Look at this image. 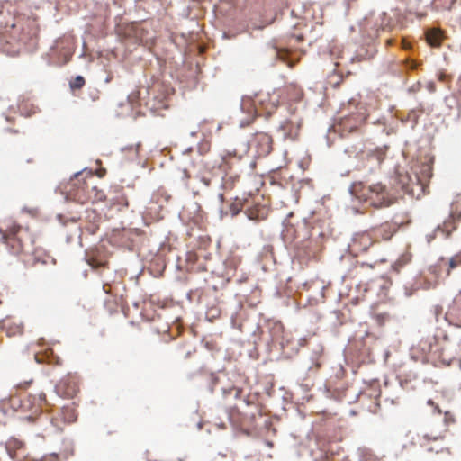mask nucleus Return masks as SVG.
<instances>
[{
  "label": "nucleus",
  "instance_id": "1",
  "mask_svg": "<svg viewBox=\"0 0 461 461\" xmlns=\"http://www.w3.org/2000/svg\"><path fill=\"white\" fill-rule=\"evenodd\" d=\"M2 240L9 252L15 256H33L37 253L35 235L29 227L8 220L0 225Z\"/></svg>",
  "mask_w": 461,
  "mask_h": 461
},
{
  "label": "nucleus",
  "instance_id": "2",
  "mask_svg": "<svg viewBox=\"0 0 461 461\" xmlns=\"http://www.w3.org/2000/svg\"><path fill=\"white\" fill-rule=\"evenodd\" d=\"M67 199L81 204L99 203L105 199L104 192L99 188L92 172H79L68 185Z\"/></svg>",
  "mask_w": 461,
  "mask_h": 461
},
{
  "label": "nucleus",
  "instance_id": "3",
  "mask_svg": "<svg viewBox=\"0 0 461 461\" xmlns=\"http://www.w3.org/2000/svg\"><path fill=\"white\" fill-rule=\"evenodd\" d=\"M350 192L357 200L375 208L387 207L394 202L393 195L381 183L366 185L363 182H356L352 184Z\"/></svg>",
  "mask_w": 461,
  "mask_h": 461
},
{
  "label": "nucleus",
  "instance_id": "4",
  "mask_svg": "<svg viewBox=\"0 0 461 461\" xmlns=\"http://www.w3.org/2000/svg\"><path fill=\"white\" fill-rule=\"evenodd\" d=\"M230 420L236 425H251L258 417L262 416L261 406L256 396L248 395L242 400V406L230 411Z\"/></svg>",
  "mask_w": 461,
  "mask_h": 461
},
{
  "label": "nucleus",
  "instance_id": "5",
  "mask_svg": "<svg viewBox=\"0 0 461 461\" xmlns=\"http://www.w3.org/2000/svg\"><path fill=\"white\" fill-rule=\"evenodd\" d=\"M219 168L223 172L221 188L225 192L232 190L239 183L242 172L241 157L228 153L222 157Z\"/></svg>",
  "mask_w": 461,
  "mask_h": 461
},
{
  "label": "nucleus",
  "instance_id": "6",
  "mask_svg": "<svg viewBox=\"0 0 461 461\" xmlns=\"http://www.w3.org/2000/svg\"><path fill=\"white\" fill-rule=\"evenodd\" d=\"M281 95L277 90L273 93H258L253 98L243 100L242 107L253 106L254 113L258 116H270L280 103Z\"/></svg>",
  "mask_w": 461,
  "mask_h": 461
},
{
  "label": "nucleus",
  "instance_id": "7",
  "mask_svg": "<svg viewBox=\"0 0 461 461\" xmlns=\"http://www.w3.org/2000/svg\"><path fill=\"white\" fill-rule=\"evenodd\" d=\"M55 390L62 398L74 399L79 393V376L76 373L67 374L57 384Z\"/></svg>",
  "mask_w": 461,
  "mask_h": 461
},
{
  "label": "nucleus",
  "instance_id": "8",
  "mask_svg": "<svg viewBox=\"0 0 461 461\" xmlns=\"http://www.w3.org/2000/svg\"><path fill=\"white\" fill-rule=\"evenodd\" d=\"M398 185L405 194L411 197L420 198L426 192L424 184H421L419 178L412 174H400L398 176Z\"/></svg>",
  "mask_w": 461,
  "mask_h": 461
},
{
  "label": "nucleus",
  "instance_id": "9",
  "mask_svg": "<svg viewBox=\"0 0 461 461\" xmlns=\"http://www.w3.org/2000/svg\"><path fill=\"white\" fill-rule=\"evenodd\" d=\"M375 244L374 236L370 230L356 233L350 243L348 244V250L350 254L357 257L366 253L373 245Z\"/></svg>",
  "mask_w": 461,
  "mask_h": 461
},
{
  "label": "nucleus",
  "instance_id": "10",
  "mask_svg": "<svg viewBox=\"0 0 461 461\" xmlns=\"http://www.w3.org/2000/svg\"><path fill=\"white\" fill-rule=\"evenodd\" d=\"M459 205H461V195H458L453 202L448 219L435 230L436 234L441 233L447 238L454 230H456L457 223L461 219V212L458 211Z\"/></svg>",
  "mask_w": 461,
  "mask_h": 461
},
{
  "label": "nucleus",
  "instance_id": "11",
  "mask_svg": "<svg viewBox=\"0 0 461 461\" xmlns=\"http://www.w3.org/2000/svg\"><path fill=\"white\" fill-rule=\"evenodd\" d=\"M322 248L318 240L306 239L295 244V254L303 261L316 258Z\"/></svg>",
  "mask_w": 461,
  "mask_h": 461
},
{
  "label": "nucleus",
  "instance_id": "12",
  "mask_svg": "<svg viewBox=\"0 0 461 461\" xmlns=\"http://www.w3.org/2000/svg\"><path fill=\"white\" fill-rule=\"evenodd\" d=\"M355 110L340 119V125L343 131L352 132L366 122L367 114L365 107L357 104Z\"/></svg>",
  "mask_w": 461,
  "mask_h": 461
},
{
  "label": "nucleus",
  "instance_id": "13",
  "mask_svg": "<svg viewBox=\"0 0 461 461\" xmlns=\"http://www.w3.org/2000/svg\"><path fill=\"white\" fill-rule=\"evenodd\" d=\"M432 340L436 339L433 338L428 340L421 341L420 347L422 350L431 355V357H433L434 358H437L442 364L449 366L454 359L453 354L448 353L445 347L440 346L437 342H435V344H432Z\"/></svg>",
  "mask_w": 461,
  "mask_h": 461
},
{
  "label": "nucleus",
  "instance_id": "14",
  "mask_svg": "<svg viewBox=\"0 0 461 461\" xmlns=\"http://www.w3.org/2000/svg\"><path fill=\"white\" fill-rule=\"evenodd\" d=\"M397 230V224L391 221H385L369 229L370 232H372V235L374 236L375 243L390 240Z\"/></svg>",
  "mask_w": 461,
  "mask_h": 461
},
{
  "label": "nucleus",
  "instance_id": "15",
  "mask_svg": "<svg viewBox=\"0 0 461 461\" xmlns=\"http://www.w3.org/2000/svg\"><path fill=\"white\" fill-rule=\"evenodd\" d=\"M432 159H427L424 162H417L412 167V175L419 178L421 184H424V187L427 188L430 178L433 175Z\"/></svg>",
  "mask_w": 461,
  "mask_h": 461
},
{
  "label": "nucleus",
  "instance_id": "16",
  "mask_svg": "<svg viewBox=\"0 0 461 461\" xmlns=\"http://www.w3.org/2000/svg\"><path fill=\"white\" fill-rule=\"evenodd\" d=\"M273 140L270 135L265 132H258L252 140V145L256 149L258 157H266L272 150Z\"/></svg>",
  "mask_w": 461,
  "mask_h": 461
},
{
  "label": "nucleus",
  "instance_id": "17",
  "mask_svg": "<svg viewBox=\"0 0 461 461\" xmlns=\"http://www.w3.org/2000/svg\"><path fill=\"white\" fill-rule=\"evenodd\" d=\"M1 329L6 334L7 337L21 336L23 334L24 325L23 321L8 316L2 320Z\"/></svg>",
  "mask_w": 461,
  "mask_h": 461
},
{
  "label": "nucleus",
  "instance_id": "18",
  "mask_svg": "<svg viewBox=\"0 0 461 461\" xmlns=\"http://www.w3.org/2000/svg\"><path fill=\"white\" fill-rule=\"evenodd\" d=\"M269 209L266 205L256 203L246 210L249 220L263 221L268 216Z\"/></svg>",
  "mask_w": 461,
  "mask_h": 461
},
{
  "label": "nucleus",
  "instance_id": "19",
  "mask_svg": "<svg viewBox=\"0 0 461 461\" xmlns=\"http://www.w3.org/2000/svg\"><path fill=\"white\" fill-rule=\"evenodd\" d=\"M444 438V433L438 432L436 434H418L415 439L416 443L419 444L421 447H425L428 451H433V447H430V443L442 440Z\"/></svg>",
  "mask_w": 461,
  "mask_h": 461
},
{
  "label": "nucleus",
  "instance_id": "20",
  "mask_svg": "<svg viewBox=\"0 0 461 461\" xmlns=\"http://www.w3.org/2000/svg\"><path fill=\"white\" fill-rule=\"evenodd\" d=\"M86 214V223L84 228L90 234H95L99 229L100 215L94 210H87Z\"/></svg>",
  "mask_w": 461,
  "mask_h": 461
},
{
  "label": "nucleus",
  "instance_id": "21",
  "mask_svg": "<svg viewBox=\"0 0 461 461\" xmlns=\"http://www.w3.org/2000/svg\"><path fill=\"white\" fill-rule=\"evenodd\" d=\"M277 92L284 96V99L288 101H297L302 96L301 89L294 84H290L284 86L282 89H278Z\"/></svg>",
  "mask_w": 461,
  "mask_h": 461
},
{
  "label": "nucleus",
  "instance_id": "22",
  "mask_svg": "<svg viewBox=\"0 0 461 461\" xmlns=\"http://www.w3.org/2000/svg\"><path fill=\"white\" fill-rule=\"evenodd\" d=\"M299 229L300 230H306V225L304 223H301L297 228H295L293 224L287 223L285 226V229L283 230V236L285 240L292 241H295L298 238H300L299 235Z\"/></svg>",
  "mask_w": 461,
  "mask_h": 461
},
{
  "label": "nucleus",
  "instance_id": "23",
  "mask_svg": "<svg viewBox=\"0 0 461 461\" xmlns=\"http://www.w3.org/2000/svg\"><path fill=\"white\" fill-rule=\"evenodd\" d=\"M35 359L38 363L47 362L50 365L55 366H59L62 362L61 359L56 356L51 349L46 350L42 355L36 354Z\"/></svg>",
  "mask_w": 461,
  "mask_h": 461
},
{
  "label": "nucleus",
  "instance_id": "24",
  "mask_svg": "<svg viewBox=\"0 0 461 461\" xmlns=\"http://www.w3.org/2000/svg\"><path fill=\"white\" fill-rule=\"evenodd\" d=\"M426 40L430 46L439 47L443 40L442 32L438 29L429 30L426 32Z\"/></svg>",
  "mask_w": 461,
  "mask_h": 461
},
{
  "label": "nucleus",
  "instance_id": "25",
  "mask_svg": "<svg viewBox=\"0 0 461 461\" xmlns=\"http://www.w3.org/2000/svg\"><path fill=\"white\" fill-rule=\"evenodd\" d=\"M18 110L22 115L29 117L37 113L38 107L28 100H23L18 104Z\"/></svg>",
  "mask_w": 461,
  "mask_h": 461
},
{
  "label": "nucleus",
  "instance_id": "26",
  "mask_svg": "<svg viewBox=\"0 0 461 461\" xmlns=\"http://www.w3.org/2000/svg\"><path fill=\"white\" fill-rule=\"evenodd\" d=\"M61 418L66 423H72L77 420V413L73 405L64 406L61 410Z\"/></svg>",
  "mask_w": 461,
  "mask_h": 461
},
{
  "label": "nucleus",
  "instance_id": "27",
  "mask_svg": "<svg viewBox=\"0 0 461 461\" xmlns=\"http://www.w3.org/2000/svg\"><path fill=\"white\" fill-rule=\"evenodd\" d=\"M169 199L170 195H168L166 191L159 189L152 195L150 204H158L159 209H161L163 207L161 203L163 201L168 202Z\"/></svg>",
  "mask_w": 461,
  "mask_h": 461
},
{
  "label": "nucleus",
  "instance_id": "28",
  "mask_svg": "<svg viewBox=\"0 0 461 461\" xmlns=\"http://www.w3.org/2000/svg\"><path fill=\"white\" fill-rule=\"evenodd\" d=\"M459 309L456 306L452 307L447 313L450 321H455V325L461 327V313H458Z\"/></svg>",
  "mask_w": 461,
  "mask_h": 461
},
{
  "label": "nucleus",
  "instance_id": "29",
  "mask_svg": "<svg viewBox=\"0 0 461 461\" xmlns=\"http://www.w3.org/2000/svg\"><path fill=\"white\" fill-rule=\"evenodd\" d=\"M86 84V80L82 76H77L72 81H70L69 86L72 90L81 89Z\"/></svg>",
  "mask_w": 461,
  "mask_h": 461
},
{
  "label": "nucleus",
  "instance_id": "30",
  "mask_svg": "<svg viewBox=\"0 0 461 461\" xmlns=\"http://www.w3.org/2000/svg\"><path fill=\"white\" fill-rule=\"evenodd\" d=\"M461 265V254L455 255L449 259V269L447 274H449L450 270L456 268V267Z\"/></svg>",
  "mask_w": 461,
  "mask_h": 461
},
{
  "label": "nucleus",
  "instance_id": "31",
  "mask_svg": "<svg viewBox=\"0 0 461 461\" xmlns=\"http://www.w3.org/2000/svg\"><path fill=\"white\" fill-rule=\"evenodd\" d=\"M370 155L375 157L377 162L380 164L384 159L385 150L382 148H379L372 151Z\"/></svg>",
  "mask_w": 461,
  "mask_h": 461
},
{
  "label": "nucleus",
  "instance_id": "32",
  "mask_svg": "<svg viewBox=\"0 0 461 461\" xmlns=\"http://www.w3.org/2000/svg\"><path fill=\"white\" fill-rule=\"evenodd\" d=\"M182 175H183L182 176V181H183L184 185L186 188H189L190 187L189 180L192 177L191 174L188 172L187 169H184L183 172H182Z\"/></svg>",
  "mask_w": 461,
  "mask_h": 461
},
{
  "label": "nucleus",
  "instance_id": "33",
  "mask_svg": "<svg viewBox=\"0 0 461 461\" xmlns=\"http://www.w3.org/2000/svg\"><path fill=\"white\" fill-rule=\"evenodd\" d=\"M241 209L242 205L240 203H234L230 206V211L233 216L237 215L241 211Z\"/></svg>",
  "mask_w": 461,
  "mask_h": 461
},
{
  "label": "nucleus",
  "instance_id": "34",
  "mask_svg": "<svg viewBox=\"0 0 461 461\" xmlns=\"http://www.w3.org/2000/svg\"><path fill=\"white\" fill-rule=\"evenodd\" d=\"M234 394V397L236 399H240L241 398V395H242V390L240 389V388H237V387H233L232 389L230 390V393H232Z\"/></svg>",
  "mask_w": 461,
  "mask_h": 461
},
{
  "label": "nucleus",
  "instance_id": "35",
  "mask_svg": "<svg viewBox=\"0 0 461 461\" xmlns=\"http://www.w3.org/2000/svg\"><path fill=\"white\" fill-rule=\"evenodd\" d=\"M220 314V311L219 309L217 308H210L208 311H207V315L208 316H211V317H216Z\"/></svg>",
  "mask_w": 461,
  "mask_h": 461
},
{
  "label": "nucleus",
  "instance_id": "36",
  "mask_svg": "<svg viewBox=\"0 0 461 461\" xmlns=\"http://www.w3.org/2000/svg\"><path fill=\"white\" fill-rule=\"evenodd\" d=\"M419 64L414 61V60H407V67L410 68V69H417Z\"/></svg>",
  "mask_w": 461,
  "mask_h": 461
},
{
  "label": "nucleus",
  "instance_id": "37",
  "mask_svg": "<svg viewBox=\"0 0 461 461\" xmlns=\"http://www.w3.org/2000/svg\"><path fill=\"white\" fill-rule=\"evenodd\" d=\"M444 420L446 424H448L450 422H454L455 420L448 411H446Z\"/></svg>",
  "mask_w": 461,
  "mask_h": 461
},
{
  "label": "nucleus",
  "instance_id": "38",
  "mask_svg": "<svg viewBox=\"0 0 461 461\" xmlns=\"http://www.w3.org/2000/svg\"><path fill=\"white\" fill-rule=\"evenodd\" d=\"M426 88L430 92V93H434L436 91V85L434 82H429L427 83L426 85Z\"/></svg>",
  "mask_w": 461,
  "mask_h": 461
},
{
  "label": "nucleus",
  "instance_id": "39",
  "mask_svg": "<svg viewBox=\"0 0 461 461\" xmlns=\"http://www.w3.org/2000/svg\"><path fill=\"white\" fill-rule=\"evenodd\" d=\"M428 404L434 408V411L438 412V414L441 413V410L439 409V407L438 405H436L434 403V402L432 400H429Z\"/></svg>",
  "mask_w": 461,
  "mask_h": 461
},
{
  "label": "nucleus",
  "instance_id": "40",
  "mask_svg": "<svg viewBox=\"0 0 461 461\" xmlns=\"http://www.w3.org/2000/svg\"><path fill=\"white\" fill-rule=\"evenodd\" d=\"M200 181L207 187L211 185V179L206 176H201Z\"/></svg>",
  "mask_w": 461,
  "mask_h": 461
},
{
  "label": "nucleus",
  "instance_id": "41",
  "mask_svg": "<svg viewBox=\"0 0 461 461\" xmlns=\"http://www.w3.org/2000/svg\"><path fill=\"white\" fill-rule=\"evenodd\" d=\"M193 352H194V348H190L189 347L188 349L184 353V357L185 358L189 357L192 355Z\"/></svg>",
  "mask_w": 461,
  "mask_h": 461
},
{
  "label": "nucleus",
  "instance_id": "42",
  "mask_svg": "<svg viewBox=\"0 0 461 461\" xmlns=\"http://www.w3.org/2000/svg\"><path fill=\"white\" fill-rule=\"evenodd\" d=\"M118 203H119L120 204H122V205H123V206H125V207H128V205H129L128 200H127V198H126L125 196H122V197H121V201H120V202H118Z\"/></svg>",
  "mask_w": 461,
  "mask_h": 461
},
{
  "label": "nucleus",
  "instance_id": "43",
  "mask_svg": "<svg viewBox=\"0 0 461 461\" xmlns=\"http://www.w3.org/2000/svg\"><path fill=\"white\" fill-rule=\"evenodd\" d=\"M31 382L32 381H26L23 384H18L17 387L21 388V389H25V388H27L30 385Z\"/></svg>",
  "mask_w": 461,
  "mask_h": 461
},
{
  "label": "nucleus",
  "instance_id": "44",
  "mask_svg": "<svg viewBox=\"0 0 461 461\" xmlns=\"http://www.w3.org/2000/svg\"><path fill=\"white\" fill-rule=\"evenodd\" d=\"M109 286L108 284L103 285V289L106 294H110V290L107 288Z\"/></svg>",
  "mask_w": 461,
  "mask_h": 461
},
{
  "label": "nucleus",
  "instance_id": "45",
  "mask_svg": "<svg viewBox=\"0 0 461 461\" xmlns=\"http://www.w3.org/2000/svg\"><path fill=\"white\" fill-rule=\"evenodd\" d=\"M289 123H290V122H284V123L282 124V126H281V127H282V129H283L284 131H286V130H287V128H288V124H289Z\"/></svg>",
  "mask_w": 461,
  "mask_h": 461
},
{
  "label": "nucleus",
  "instance_id": "46",
  "mask_svg": "<svg viewBox=\"0 0 461 461\" xmlns=\"http://www.w3.org/2000/svg\"><path fill=\"white\" fill-rule=\"evenodd\" d=\"M386 44H387L388 46L393 45V39H389V40H387V41H386Z\"/></svg>",
  "mask_w": 461,
  "mask_h": 461
},
{
  "label": "nucleus",
  "instance_id": "47",
  "mask_svg": "<svg viewBox=\"0 0 461 461\" xmlns=\"http://www.w3.org/2000/svg\"><path fill=\"white\" fill-rule=\"evenodd\" d=\"M219 199H220V201H221V203H223V202H224V194H219Z\"/></svg>",
  "mask_w": 461,
  "mask_h": 461
},
{
  "label": "nucleus",
  "instance_id": "48",
  "mask_svg": "<svg viewBox=\"0 0 461 461\" xmlns=\"http://www.w3.org/2000/svg\"><path fill=\"white\" fill-rule=\"evenodd\" d=\"M443 78H444V76H443V75H441V76L439 77V79H440V80H443Z\"/></svg>",
  "mask_w": 461,
  "mask_h": 461
},
{
  "label": "nucleus",
  "instance_id": "49",
  "mask_svg": "<svg viewBox=\"0 0 461 461\" xmlns=\"http://www.w3.org/2000/svg\"><path fill=\"white\" fill-rule=\"evenodd\" d=\"M458 211H459V212H461V205H459V207H458Z\"/></svg>",
  "mask_w": 461,
  "mask_h": 461
}]
</instances>
